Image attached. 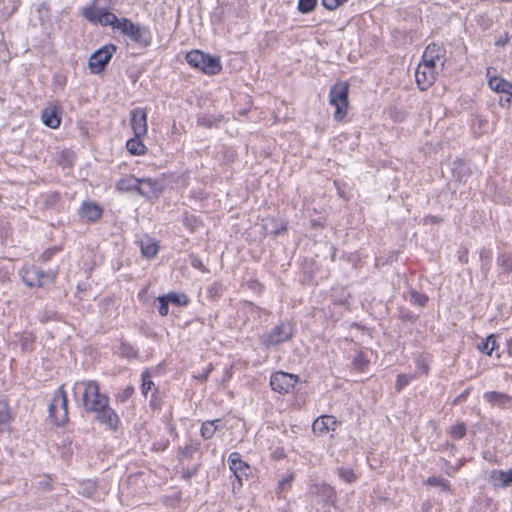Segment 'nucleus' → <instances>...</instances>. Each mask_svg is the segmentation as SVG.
Returning <instances> with one entry per match:
<instances>
[{"label": "nucleus", "mask_w": 512, "mask_h": 512, "mask_svg": "<svg viewBox=\"0 0 512 512\" xmlns=\"http://www.w3.org/2000/svg\"><path fill=\"white\" fill-rule=\"evenodd\" d=\"M159 302L158 311L161 316H166L168 314V300L166 296H160L157 298Z\"/></svg>", "instance_id": "obj_39"}, {"label": "nucleus", "mask_w": 512, "mask_h": 512, "mask_svg": "<svg viewBox=\"0 0 512 512\" xmlns=\"http://www.w3.org/2000/svg\"><path fill=\"white\" fill-rule=\"evenodd\" d=\"M317 4V0H299L298 10L301 13L311 12Z\"/></svg>", "instance_id": "obj_36"}, {"label": "nucleus", "mask_w": 512, "mask_h": 512, "mask_svg": "<svg viewBox=\"0 0 512 512\" xmlns=\"http://www.w3.org/2000/svg\"><path fill=\"white\" fill-rule=\"evenodd\" d=\"M507 352L509 354V356L512 357V338H510L508 341H507Z\"/></svg>", "instance_id": "obj_48"}, {"label": "nucleus", "mask_w": 512, "mask_h": 512, "mask_svg": "<svg viewBox=\"0 0 512 512\" xmlns=\"http://www.w3.org/2000/svg\"><path fill=\"white\" fill-rule=\"evenodd\" d=\"M197 444H188L180 449V454L183 458H190L198 450Z\"/></svg>", "instance_id": "obj_38"}, {"label": "nucleus", "mask_w": 512, "mask_h": 512, "mask_svg": "<svg viewBox=\"0 0 512 512\" xmlns=\"http://www.w3.org/2000/svg\"><path fill=\"white\" fill-rule=\"evenodd\" d=\"M490 483L496 488H505L512 485V469L493 470L489 476Z\"/></svg>", "instance_id": "obj_17"}, {"label": "nucleus", "mask_w": 512, "mask_h": 512, "mask_svg": "<svg viewBox=\"0 0 512 512\" xmlns=\"http://www.w3.org/2000/svg\"><path fill=\"white\" fill-rule=\"evenodd\" d=\"M497 264L502 268L503 272H512V254H500L497 258Z\"/></svg>", "instance_id": "obj_27"}, {"label": "nucleus", "mask_w": 512, "mask_h": 512, "mask_svg": "<svg viewBox=\"0 0 512 512\" xmlns=\"http://www.w3.org/2000/svg\"><path fill=\"white\" fill-rule=\"evenodd\" d=\"M102 210L93 203H83L81 216L89 221H95L101 217Z\"/></svg>", "instance_id": "obj_22"}, {"label": "nucleus", "mask_w": 512, "mask_h": 512, "mask_svg": "<svg viewBox=\"0 0 512 512\" xmlns=\"http://www.w3.org/2000/svg\"><path fill=\"white\" fill-rule=\"evenodd\" d=\"M187 63L208 75H215L222 69L219 57L211 56L200 50H193L186 54Z\"/></svg>", "instance_id": "obj_2"}, {"label": "nucleus", "mask_w": 512, "mask_h": 512, "mask_svg": "<svg viewBox=\"0 0 512 512\" xmlns=\"http://www.w3.org/2000/svg\"><path fill=\"white\" fill-rule=\"evenodd\" d=\"M154 386V383L151 380V375L148 370H145L142 373V385H141V391L144 396L147 395V393L151 390V388Z\"/></svg>", "instance_id": "obj_31"}, {"label": "nucleus", "mask_w": 512, "mask_h": 512, "mask_svg": "<svg viewBox=\"0 0 512 512\" xmlns=\"http://www.w3.org/2000/svg\"><path fill=\"white\" fill-rule=\"evenodd\" d=\"M436 76V66L423 61L418 65L415 71L416 83L422 91L427 90L434 83Z\"/></svg>", "instance_id": "obj_13"}, {"label": "nucleus", "mask_w": 512, "mask_h": 512, "mask_svg": "<svg viewBox=\"0 0 512 512\" xmlns=\"http://www.w3.org/2000/svg\"><path fill=\"white\" fill-rule=\"evenodd\" d=\"M212 370V365L209 366L208 370H207V373L206 374H203L201 376H199V379L201 380H206L207 377H208V373Z\"/></svg>", "instance_id": "obj_50"}, {"label": "nucleus", "mask_w": 512, "mask_h": 512, "mask_svg": "<svg viewBox=\"0 0 512 512\" xmlns=\"http://www.w3.org/2000/svg\"><path fill=\"white\" fill-rule=\"evenodd\" d=\"M488 84L493 91L508 94L509 97L506 101L510 102V97H512V84L510 82L501 77L495 76L489 79Z\"/></svg>", "instance_id": "obj_19"}, {"label": "nucleus", "mask_w": 512, "mask_h": 512, "mask_svg": "<svg viewBox=\"0 0 512 512\" xmlns=\"http://www.w3.org/2000/svg\"><path fill=\"white\" fill-rule=\"evenodd\" d=\"M294 333L293 325L289 322H281L270 331L261 336V343L265 347L277 346L289 341Z\"/></svg>", "instance_id": "obj_6"}, {"label": "nucleus", "mask_w": 512, "mask_h": 512, "mask_svg": "<svg viewBox=\"0 0 512 512\" xmlns=\"http://www.w3.org/2000/svg\"><path fill=\"white\" fill-rule=\"evenodd\" d=\"M134 393V388L132 386H127L121 393L120 400L122 402H125L127 399H129L132 394Z\"/></svg>", "instance_id": "obj_43"}, {"label": "nucleus", "mask_w": 512, "mask_h": 512, "mask_svg": "<svg viewBox=\"0 0 512 512\" xmlns=\"http://www.w3.org/2000/svg\"><path fill=\"white\" fill-rule=\"evenodd\" d=\"M337 474L346 483H353L357 479L356 474L350 468L340 467L337 469Z\"/></svg>", "instance_id": "obj_29"}, {"label": "nucleus", "mask_w": 512, "mask_h": 512, "mask_svg": "<svg viewBox=\"0 0 512 512\" xmlns=\"http://www.w3.org/2000/svg\"><path fill=\"white\" fill-rule=\"evenodd\" d=\"M466 434V427L464 423H457L451 427L450 435L453 439H461Z\"/></svg>", "instance_id": "obj_34"}, {"label": "nucleus", "mask_w": 512, "mask_h": 512, "mask_svg": "<svg viewBox=\"0 0 512 512\" xmlns=\"http://www.w3.org/2000/svg\"><path fill=\"white\" fill-rule=\"evenodd\" d=\"M433 222H436V217H431Z\"/></svg>", "instance_id": "obj_51"}, {"label": "nucleus", "mask_w": 512, "mask_h": 512, "mask_svg": "<svg viewBox=\"0 0 512 512\" xmlns=\"http://www.w3.org/2000/svg\"><path fill=\"white\" fill-rule=\"evenodd\" d=\"M192 266L195 267V268H200L201 267V261L198 260L197 258H194L192 260Z\"/></svg>", "instance_id": "obj_49"}, {"label": "nucleus", "mask_w": 512, "mask_h": 512, "mask_svg": "<svg viewBox=\"0 0 512 512\" xmlns=\"http://www.w3.org/2000/svg\"><path fill=\"white\" fill-rule=\"evenodd\" d=\"M410 301L416 305H419V306H425L427 301H428V297L423 294V293H419L415 290H411L410 291Z\"/></svg>", "instance_id": "obj_33"}, {"label": "nucleus", "mask_w": 512, "mask_h": 512, "mask_svg": "<svg viewBox=\"0 0 512 512\" xmlns=\"http://www.w3.org/2000/svg\"><path fill=\"white\" fill-rule=\"evenodd\" d=\"M458 259L461 263H464V264L468 263V250L464 249V250L459 251Z\"/></svg>", "instance_id": "obj_46"}, {"label": "nucleus", "mask_w": 512, "mask_h": 512, "mask_svg": "<svg viewBox=\"0 0 512 512\" xmlns=\"http://www.w3.org/2000/svg\"><path fill=\"white\" fill-rule=\"evenodd\" d=\"M445 48L442 45L435 43L429 44L422 56V61L436 66L438 61H441V66L444 65Z\"/></svg>", "instance_id": "obj_15"}, {"label": "nucleus", "mask_w": 512, "mask_h": 512, "mask_svg": "<svg viewBox=\"0 0 512 512\" xmlns=\"http://www.w3.org/2000/svg\"><path fill=\"white\" fill-rule=\"evenodd\" d=\"M99 1L100 0H93L91 5L83 9L82 15L84 18L91 23L100 24L102 26H112L113 29L120 31L122 18L119 19L115 14L104 8H98L97 5Z\"/></svg>", "instance_id": "obj_3"}, {"label": "nucleus", "mask_w": 512, "mask_h": 512, "mask_svg": "<svg viewBox=\"0 0 512 512\" xmlns=\"http://www.w3.org/2000/svg\"><path fill=\"white\" fill-rule=\"evenodd\" d=\"M297 382V375L282 371L272 374L270 379L271 388L280 394L289 393Z\"/></svg>", "instance_id": "obj_12"}, {"label": "nucleus", "mask_w": 512, "mask_h": 512, "mask_svg": "<svg viewBox=\"0 0 512 512\" xmlns=\"http://www.w3.org/2000/svg\"><path fill=\"white\" fill-rule=\"evenodd\" d=\"M116 51V47L112 44L105 45L96 52H94L89 58V68L90 71L94 74H98L103 71L105 66L111 60L114 52Z\"/></svg>", "instance_id": "obj_11"}, {"label": "nucleus", "mask_w": 512, "mask_h": 512, "mask_svg": "<svg viewBox=\"0 0 512 512\" xmlns=\"http://www.w3.org/2000/svg\"><path fill=\"white\" fill-rule=\"evenodd\" d=\"M220 423L221 420L219 419L203 422L201 426L202 437L205 439L212 438L215 432L220 428Z\"/></svg>", "instance_id": "obj_24"}, {"label": "nucleus", "mask_w": 512, "mask_h": 512, "mask_svg": "<svg viewBox=\"0 0 512 512\" xmlns=\"http://www.w3.org/2000/svg\"><path fill=\"white\" fill-rule=\"evenodd\" d=\"M480 262H481V271L484 276H487L492 262V251L486 248L481 249L480 251Z\"/></svg>", "instance_id": "obj_25"}, {"label": "nucleus", "mask_w": 512, "mask_h": 512, "mask_svg": "<svg viewBox=\"0 0 512 512\" xmlns=\"http://www.w3.org/2000/svg\"><path fill=\"white\" fill-rule=\"evenodd\" d=\"M415 379V375H405V374H399L396 379L395 388L399 392L401 391L405 386H407L410 381Z\"/></svg>", "instance_id": "obj_32"}, {"label": "nucleus", "mask_w": 512, "mask_h": 512, "mask_svg": "<svg viewBox=\"0 0 512 512\" xmlns=\"http://www.w3.org/2000/svg\"><path fill=\"white\" fill-rule=\"evenodd\" d=\"M322 491H323V493H325V495L327 496L328 499H331V502H334L335 491L331 486L323 484Z\"/></svg>", "instance_id": "obj_42"}, {"label": "nucleus", "mask_w": 512, "mask_h": 512, "mask_svg": "<svg viewBox=\"0 0 512 512\" xmlns=\"http://www.w3.org/2000/svg\"><path fill=\"white\" fill-rule=\"evenodd\" d=\"M140 249L143 256L153 258L159 250L158 242L150 237H146L140 241Z\"/></svg>", "instance_id": "obj_21"}, {"label": "nucleus", "mask_w": 512, "mask_h": 512, "mask_svg": "<svg viewBox=\"0 0 512 512\" xmlns=\"http://www.w3.org/2000/svg\"><path fill=\"white\" fill-rule=\"evenodd\" d=\"M229 468L235 476V482L232 483V490L240 489L243 485V478H247L251 472L250 466L241 459L238 452H232L228 457Z\"/></svg>", "instance_id": "obj_10"}, {"label": "nucleus", "mask_w": 512, "mask_h": 512, "mask_svg": "<svg viewBox=\"0 0 512 512\" xmlns=\"http://www.w3.org/2000/svg\"><path fill=\"white\" fill-rule=\"evenodd\" d=\"M477 347L481 352L490 356L498 347L495 335H489L482 343L478 344Z\"/></svg>", "instance_id": "obj_26"}, {"label": "nucleus", "mask_w": 512, "mask_h": 512, "mask_svg": "<svg viewBox=\"0 0 512 512\" xmlns=\"http://www.w3.org/2000/svg\"><path fill=\"white\" fill-rule=\"evenodd\" d=\"M347 0H322V5L328 10H335Z\"/></svg>", "instance_id": "obj_41"}, {"label": "nucleus", "mask_w": 512, "mask_h": 512, "mask_svg": "<svg viewBox=\"0 0 512 512\" xmlns=\"http://www.w3.org/2000/svg\"><path fill=\"white\" fill-rule=\"evenodd\" d=\"M120 32L141 46H148L151 34L147 27L135 24L127 18H122Z\"/></svg>", "instance_id": "obj_9"}, {"label": "nucleus", "mask_w": 512, "mask_h": 512, "mask_svg": "<svg viewBox=\"0 0 512 512\" xmlns=\"http://www.w3.org/2000/svg\"><path fill=\"white\" fill-rule=\"evenodd\" d=\"M49 415L57 425H64L68 420L67 397L63 386L58 388L49 404Z\"/></svg>", "instance_id": "obj_8"}, {"label": "nucleus", "mask_w": 512, "mask_h": 512, "mask_svg": "<svg viewBox=\"0 0 512 512\" xmlns=\"http://www.w3.org/2000/svg\"><path fill=\"white\" fill-rule=\"evenodd\" d=\"M337 420L332 415H323L317 418L312 424V430L317 435H325L329 431H335Z\"/></svg>", "instance_id": "obj_16"}, {"label": "nucleus", "mask_w": 512, "mask_h": 512, "mask_svg": "<svg viewBox=\"0 0 512 512\" xmlns=\"http://www.w3.org/2000/svg\"><path fill=\"white\" fill-rule=\"evenodd\" d=\"M84 392L82 396V405L86 412L94 413L98 422L105 425L110 430H116L120 419L114 409L110 406L109 397L100 392L99 383L95 380L84 381Z\"/></svg>", "instance_id": "obj_1"}, {"label": "nucleus", "mask_w": 512, "mask_h": 512, "mask_svg": "<svg viewBox=\"0 0 512 512\" xmlns=\"http://www.w3.org/2000/svg\"><path fill=\"white\" fill-rule=\"evenodd\" d=\"M199 124H201L202 126H205V127H210L211 126V122L206 118V117H202L198 120Z\"/></svg>", "instance_id": "obj_47"}, {"label": "nucleus", "mask_w": 512, "mask_h": 512, "mask_svg": "<svg viewBox=\"0 0 512 512\" xmlns=\"http://www.w3.org/2000/svg\"><path fill=\"white\" fill-rule=\"evenodd\" d=\"M21 277L29 287H43L54 281L56 273L51 270L45 272L36 266H30L21 270Z\"/></svg>", "instance_id": "obj_7"}, {"label": "nucleus", "mask_w": 512, "mask_h": 512, "mask_svg": "<svg viewBox=\"0 0 512 512\" xmlns=\"http://www.w3.org/2000/svg\"><path fill=\"white\" fill-rule=\"evenodd\" d=\"M426 484H428L430 486H438L443 491H450V489H451V485L448 480L443 479V478H438L435 476L429 477L426 480Z\"/></svg>", "instance_id": "obj_30"}, {"label": "nucleus", "mask_w": 512, "mask_h": 512, "mask_svg": "<svg viewBox=\"0 0 512 512\" xmlns=\"http://www.w3.org/2000/svg\"><path fill=\"white\" fill-rule=\"evenodd\" d=\"M157 182L147 178L138 179L132 175L125 176L117 181L116 188L122 192L137 190L141 195H148L150 192L156 191Z\"/></svg>", "instance_id": "obj_5"}, {"label": "nucleus", "mask_w": 512, "mask_h": 512, "mask_svg": "<svg viewBox=\"0 0 512 512\" xmlns=\"http://www.w3.org/2000/svg\"><path fill=\"white\" fill-rule=\"evenodd\" d=\"M126 148L132 155H144L146 152V146L141 141V137H134L127 141Z\"/></svg>", "instance_id": "obj_23"}, {"label": "nucleus", "mask_w": 512, "mask_h": 512, "mask_svg": "<svg viewBox=\"0 0 512 512\" xmlns=\"http://www.w3.org/2000/svg\"><path fill=\"white\" fill-rule=\"evenodd\" d=\"M60 249L57 246L46 249L40 256V260L46 262L50 260Z\"/></svg>", "instance_id": "obj_40"}, {"label": "nucleus", "mask_w": 512, "mask_h": 512, "mask_svg": "<svg viewBox=\"0 0 512 512\" xmlns=\"http://www.w3.org/2000/svg\"><path fill=\"white\" fill-rule=\"evenodd\" d=\"M484 399L492 406L506 407L512 402V397L503 392L490 391L483 395Z\"/></svg>", "instance_id": "obj_18"}, {"label": "nucleus", "mask_w": 512, "mask_h": 512, "mask_svg": "<svg viewBox=\"0 0 512 512\" xmlns=\"http://www.w3.org/2000/svg\"><path fill=\"white\" fill-rule=\"evenodd\" d=\"M12 420L9 405L6 401H0V425L8 424Z\"/></svg>", "instance_id": "obj_28"}, {"label": "nucleus", "mask_w": 512, "mask_h": 512, "mask_svg": "<svg viewBox=\"0 0 512 512\" xmlns=\"http://www.w3.org/2000/svg\"><path fill=\"white\" fill-rule=\"evenodd\" d=\"M131 128L134 132V136L143 137L147 134V112L143 108H136L131 111Z\"/></svg>", "instance_id": "obj_14"}, {"label": "nucleus", "mask_w": 512, "mask_h": 512, "mask_svg": "<svg viewBox=\"0 0 512 512\" xmlns=\"http://www.w3.org/2000/svg\"><path fill=\"white\" fill-rule=\"evenodd\" d=\"M452 165H453V168H452L453 171H456V170L465 171L467 169L465 163L462 160H456L452 163Z\"/></svg>", "instance_id": "obj_45"}, {"label": "nucleus", "mask_w": 512, "mask_h": 512, "mask_svg": "<svg viewBox=\"0 0 512 512\" xmlns=\"http://www.w3.org/2000/svg\"><path fill=\"white\" fill-rule=\"evenodd\" d=\"M168 302H172L177 305H187L188 298L185 295H179L177 293H169L166 296Z\"/></svg>", "instance_id": "obj_37"}, {"label": "nucleus", "mask_w": 512, "mask_h": 512, "mask_svg": "<svg viewBox=\"0 0 512 512\" xmlns=\"http://www.w3.org/2000/svg\"><path fill=\"white\" fill-rule=\"evenodd\" d=\"M41 118L43 123L52 129L58 128L60 125V117L56 107L51 106L43 109Z\"/></svg>", "instance_id": "obj_20"}, {"label": "nucleus", "mask_w": 512, "mask_h": 512, "mask_svg": "<svg viewBox=\"0 0 512 512\" xmlns=\"http://www.w3.org/2000/svg\"><path fill=\"white\" fill-rule=\"evenodd\" d=\"M369 364L362 352H358L353 359V366L355 369L364 370Z\"/></svg>", "instance_id": "obj_35"}, {"label": "nucleus", "mask_w": 512, "mask_h": 512, "mask_svg": "<svg viewBox=\"0 0 512 512\" xmlns=\"http://www.w3.org/2000/svg\"><path fill=\"white\" fill-rule=\"evenodd\" d=\"M293 479H294V474L293 473L289 474L287 477H285L281 481H279V488L284 489L286 486H290Z\"/></svg>", "instance_id": "obj_44"}, {"label": "nucleus", "mask_w": 512, "mask_h": 512, "mask_svg": "<svg viewBox=\"0 0 512 512\" xmlns=\"http://www.w3.org/2000/svg\"><path fill=\"white\" fill-rule=\"evenodd\" d=\"M349 86L346 82L334 84L329 92V103L335 107L334 120L342 121L349 109L348 102Z\"/></svg>", "instance_id": "obj_4"}]
</instances>
